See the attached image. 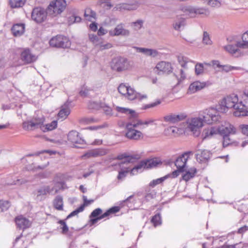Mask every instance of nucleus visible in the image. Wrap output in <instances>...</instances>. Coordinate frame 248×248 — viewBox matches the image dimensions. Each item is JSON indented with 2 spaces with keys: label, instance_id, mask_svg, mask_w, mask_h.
I'll return each mask as SVG.
<instances>
[{
  "label": "nucleus",
  "instance_id": "obj_1",
  "mask_svg": "<svg viewBox=\"0 0 248 248\" xmlns=\"http://www.w3.org/2000/svg\"><path fill=\"white\" fill-rule=\"evenodd\" d=\"M204 114L202 118L194 117L188 119L187 121L188 129L196 137L200 135L201 128L203 126V123L211 124L217 123L220 119L218 111L214 108L206 109L204 111Z\"/></svg>",
  "mask_w": 248,
  "mask_h": 248
},
{
  "label": "nucleus",
  "instance_id": "obj_2",
  "mask_svg": "<svg viewBox=\"0 0 248 248\" xmlns=\"http://www.w3.org/2000/svg\"><path fill=\"white\" fill-rule=\"evenodd\" d=\"M149 122L147 121H143L139 119H134L128 122L125 126L126 133L125 136L130 140H139L143 138L142 133L136 128L140 126L143 125H148Z\"/></svg>",
  "mask_w": 248,
  "mask_h": 248
},
{
  "label": "nucleus",
  "instance_id": "obj_3",
  "mask_svg": "<svg viewBox=\"0 0 248 248\" xmlns=\"http://www.w3.org/2000/svg\"><path fill=\"white\" fill-rule=\"evenodd\" d=\"M239 99L236 94H232L224 97L219 103V109L223 112H227L230 108H234V111L239 112Z\"/></svg>",
  "mask_w": 248,
  "mask_h": 248
},
{
  "label": "nucleus",
  "instance_id": "obj_4",
  "mask_svg": "<svg viewBox=\"0 0 248 248\" xmlns=\"http://www.w3.org/2000/svg\"><path fill=\"white\" fill-rule=\"evenodd\" d=\"M66 5L65 0H52L46 8V13L52 17L57 16L65 10Z\"/></svg>",
  "mask_w": 248,
  "mask_h": 248
},
{
  "label": "nucleus",
  "instance_id": "obj_5",
  "mask_svg": "<svg viewBox=\"0 0 248 248\" xmlns=\"http://www.w3.org/2000/svg\"><path fill=\"white\" fill-rule=\"evenodd\" d=\"M238 105L240 112L234 111V115L236 117L248 116V89L244 91L240 95Z\"/></svg>",
  "mask_w": 248,
  "mask_h": 248
},
{
  "label": "nucleus",
  "instance_id": "obj_6",
  "mask_svg": "<svg viewBox=\"0 0 248 248\" xmlns=\"http://www.w3.org/2000/svg\"><path fill=\"white\" fill-rule=\"evenodd\" d=\"M162 162L160 158L154 157L141 161L139 164L131 170V172L134 173L135 170H138L141 169H151L160 165Z\"/></svg>",
  "mask_w": 248,
  "mask_h": 248
},
{
  "label": "nucleus",
  "instance_id": "obj_7",
  "mask_svg": "<svg viewBox=\"0 0 248 248\" xmlns=\"http://www.w3.org/2000/svg\"><path fill=\"white\" fill-rule=\"evenodd\" d=\"M112 66L113 69L121 72L130 69L132 65L126 58L118 57L113 60Z\"/></svg>",
  "mask_w": 248,
  "mask_h": 248
},
{
  "label": "nucleus",
  "instance_id": "obj_8",
  "mask_svg": "<svg viewBox=\"0 0 248 248\" xmlns=\"http://www.w3.org/2000/svg\"><path fill=\"white\" fill-rule=\"evenodd\" d=\"M118 90L120 94L128 100H133L137 98L136 91L130 86L124 83H122L119 86Z\"/></svg>",
  "mask_w": 248,
  "mask_h": 248
},
{
  "label": "nucleus",
  "instance_id": "obj_9",
  "mask_svg": "<svg viewBox=\"0 0 248 248\" xmlns=\"http://www.w3.org/2000/svg\"><path fill=\"white\" fill-rule=\"evenodd\" d=\"M45 121V118L44 117L33 118L30 120L24 122L22 127L26 131H31L38 128L40 129V125Z\"/></svg>",
  "mask_w": 248,
  "mask_h": 248
},
{
  "label": "nucleus",
  "instance_id": "obj_10",
  "mask_svg": "<svg viewBox=\"0 0 248 248\" xmlns=\"http://www.w3.org/2000/svg\"><path fill=\"white\" fill-rule=\"evenodd\" d=\"M49 44L52 47L65 48L68 47L70 43L66 37L58 35L50 40Z\"/></svg>",
  "mask_w": 248,
  "mask_h": 248
},
{
  "label": "nucleus",
  "instance_id": "obj_11",
  "mask_svg": "<svg viewBox=\"0 0 248 248\" xmlns=\"http://www.w3.org/2000/svg\"><path fill=\"white\" fill-rule=\"evenodd\" d=\"M173 68L170 62L161 61L158 62L154 68L157 75L170 74L172 72Z\"/></svg>",
  "mask_w": 248,
  "mask_h": 248
},
{
  "label": "nucleus",
  "instance_id": "obj_12",
  "mask_svg": "<svg viewBox=\"0 0 248 248\" xmlns=\"http://www.w3.org/2000/svg\"><path fill=\"white\" fill-rule=\"evenodd\" d=\"M46 11L43 8L36 7L34 8L31 13L32 19L37 23L43 22L46 18Z\"/></svg>",
  "mask_w": 248,
  "mask_h": 248
},
{
  "label": "nucleus",
  "instance_id": "obj_13",
  "mask_svg": "<svg viewBox=\"0 0 248 248\" xmlns=\"http://www.w3.org/2000/svg\"><path fill=\"white\" fill-rule=\"evenodd\" d=\"M20 59L24 63L29 64L35 62L37 57L29 48L22 50L20 54Z\"/></svg>",
  "mask_w": 248,
  "mask_h": 248
},
{
  "label": "nucleus",
  "instance_id": "obj_14",
  "mask_svg": "<svg viewBox=\"0 0 248 248\" xmlns=\"http://www.w3.org/2000/svg\"><path fill=\"white\" fill-rule=\"evenodd\" d=\"M219 134L221 136H230L236 133V128L229 123H225L224 125L219 126Z\"/></svg>",
  "mask_w": 248,
  "mask_h": 248
},
{
  "label": "nucleus",
  "instance_id": "obj_15",
  "mask_svg": "<svg viewBox=\"0 0 248 248\" xmlns=\"http://www.w3.org/2000/svg\"><path fill=\"white\" fill-rule=\"evenodd\" d=\"M108 151L104 148H97L88 151L82 156V158H89L92 157H97L106 155Z\"/></svg>",
  "mask_w": 248,
  "mask_h": 248
},
{
  "label": "nucleus",
  "instance_id": "obj_16",
  "mask_svg": "<svg viewBox=\"0 0 248 248\" xmlns=\"http://www.w3.org/2000/svg\"><path fill=\"white\" fill-rule=\"evenodd\" d=\"M120 210V207L119 206H113L108 209L104 214H101L100 216L94 218H91L90 222L92 225L95 224L99 220L102 219L104 218L107 217L112 214H114Z\"/></svg>",
  "mask_w": 248,
  "mask_h": 248
},
{
  "label": "nucleus",
  "instance_id": "obj_17",
  "mask_svg": "<svg viewBox=\"0 0 248 248\" xmlns=\"http://www.w3.org/2000/svg\"><path fill=\"white\" fill-rule=\"evenodd\" d=\"M15 222L17 228L23 230L29 228L31 225V222L21 215L15 217Z\"/></svg>",
  "mask_w": 248,
  "mask_h": 248
},
{
  "label": "nucleus",
  "instance_id": "obj_18",
  "mask_svg": "<svg viewBox=\"0 0 248 248\" xmlns=\"http://www.w3.org/2000/svg\"><path fill=\"white\" fill-rule=\"evenodd\" d=\"M186 117V115L184 113L178 114L171 113L163 117V120L169 123L174 124L184 120Z\"/></svg>",
  "mask_w": 248,
  "mask_h": 248
},
{
  "label": "nucleus",
  "instance_id": "obj_19",
  "mask_svg": "<svg viewBox=\"0 0 248 248\" xmlns=\"http://www.w3.org/2000/svg\"><path fill=\"white\" fill-rule=\"evenodd\" d=\"M83 203L78 208L72 212L66 217V219L71 217H72L78 215V213L82 212L84 211V208L86 206L92 204L94 202V200H88L86 196H83Z\"/></svg>",
  "mask_w": 248,
  "mask_h": 248
},
{
  "label": "nucleus",
  "instance_id": "obj_20",
  "mask_svg": "<svg viewBox=\"0 0 248 248\" xmlns=\"http://www.w3.org/2000/svg\"><path fill=\"white\" fill-rule=\"evenodd\" d=\"M211 153L207 150H199L198 151L196 158L198 161L201 163H206L211 156Z\"/></svg>",
  "mask_w": 248,
  "mask_h": 248
},
{
  "label": "nucleus",
  "instance_id": "obj_21",
  "mask_svg": "<svg viewBox=\"0 0 248 248\" xmlns=\"http://www.w3.org/2000/svg\"><path fill=\"white\" fill-rule=\"evenodd\" d=\"M67 139L73 145L82 144L83 142V140L79 137V133L76 131H70L67 135Z\"/></svg>",
  "mask_w": 248,
  "mask_h": 248
},
{
  "label": "nucleus",
  "instance_id": "obj_22",
  "mask_svg": "<svg viewBox=\"0 0 248 248\" xmlns=\"http://www.w3.org/2000/svg\"><path fill=\"white\" fill-rule=\"evenodd\" d=\"M109 33L111 36H118L120 35H127L129 34V31L124 28L122 24H120L118 25L114 30L110 31Z\"/></svg>",
  "mask_w": 248,
  "mask_h": 248
},
{
  "label": "nucleus",
  "instance_id": "obj_23",
  "mask_svg": "<svg viewBox=\"0 0 248 248\" xmlns=\"http://www.w3.org/2000/svg\"><path fill=\"white\" fill-rule=\"evenodd\" d=\"M205 86L206 83L205 82H201L196 81L190 85L188 88V92L190 93H193L202 89Z\"/></svg>",
  "mask_w": 248,
  "mask_h": 248
},
{
  "label": "nucleus",
  "instance_id": "obj_24",
  "mask_svg": "<svg viewBox=\"0 0 248 248\" xmlns=\"http://www.w3.org/2000/svg\"><path fill=\"white\" fill-rule=\"evenodd\" d=\"M187 154H184L177 158L175 165L178 169L183 170L187 160Z\"/></svg>",
  "mask_w": 248,
  "mask_h": 248
},
{
  "label": "nucleus",
  "instance_id": "obj_25",
  "mask_svg": "<svg viewBox=\"0 0 248 248\" xmlns=\"http://www.w3.org/2000/svg\"><path fill=\"white\" fill-rule=\"evenodd\" d=\"M12 31L15 36H19L25 31V25L22 23L16 24L13 25Z\"/></svg>",
  "mask_w": 248,
  "mask_h": 248
},
{
  "label": "nucleus",
  "instance_id": "obj_26",
  "mask_svg": "<svg viewBox=\"0 0 248 248\" xmlns=\"http://www.w3.org/2000/svg\"><path fill=\"white\" fill-rule=\"evenodd\" d=\"M236 46L244 49L248 48V31L242 34L241 40L237 42Z\"/></svg>",
  "mask_w": 248,
  "mask_h": 248
},
{
  "label": "nucleus",
  "instance_id": "obj_27",
  "mask_svg": "<svg viewBox=\"0 0 248 248\" xmlns=\"http://www.w3.org/2000/svg\"><path fill=\"white\" fill-rule=\"evenodd\" d=\"M45 122H43L41 125H40V129L44 132H47L49 131H51L57 127V121H53L50 124H44Z\"/></svg>",
  "mask_w": 248,
  "mask_h": 248
},
{
  "label": "nucleus",
  "instance_id": "obj_28",
  "mask_svg": "<svg viewBox=\"0 0 248 248\" xmlns=\"http://www.w3.org/2000/svg\"><path fill=\"white\" fill-rule=\"evenodd\" d=\"M181 10L185 13H195L198 14H203L205 13L206 10L202 8L194 9L190 6H182Z\"/></svg>",
  "mask_w": 248,
  "mask_h": 248
},
{
  "label": "nucleus",
  "instance_id": "obj_29",
  "mask_svg": "<svg viewBox=\"0 0 248 248\" xmlns=\"http://www.w3.org/2000/svg\"><path fill=\"white\" fill-rule=\"evenodd\" d=\"M197 173V170L195 168H191L186 171L182 176V179L186 182L188 181L193 178Z\"/></svg>",
  "mask_w": 248,
  "mask_h": 248
},
{
  "label": "nucleus",
  "instance_id": "obj_30",
  "mask_svg": "<svg viewBox=\"0 0 248 248\" xmlns=\"http://www.w3.org/2000/svg\"><path fill=\"white\" fill-rule=\"evenodd\" d=\"M53 205L56 210L62 211L63 210V202L62 197L60 196H57L53 201Z\"/></svg>",
  "mask_w": 248,
  "mask_h": 248
},
{
  "label": "nucleus",
  "instance_id": "obj_31",
  "mask_svg": "<svg viewBox=\"0 0 248 248\" xmlns=\"http://www.w3.org/2000/svg\"><path fill=\"white\" fill-rule=\"evenodd\" d=\"M70 113V110L67 107H62L58 114L59 119L62 121L65 120Z\"/></svg>",
  "mask_w": 248,
  "mask_h": 248
},
{
  "label": "nucleus",
  "instance_id": "obj_32",
  "mask_svg": "<svg viewBox=\"0 0 248 248\" xmlns=\"http://www.w3.org/2000/svg\"><path fill=\"white\" fill-rule=\"evenodd\" d=\"M140 155H127L126 153H123L119 155H118L116 159L118 160H123L125 159L128 162L132 161L133 159H138L140 158Z\"/></svg>",
  "mask_w": 248,
  "mask_h": 248
},
{
  "label": "nucleus",
  "instance_id": "obj_33",
  "mask_svg": "<svg viewBox=\"0 0 248 248\" xmlns=\"http://www.w3.org/2000/svg\"><path fill=\"white\" fill-rule=\"evenodd\" d=\"M151 223L154 227H157L162 224V218L160 213H157L151 217Z\"/></svg>",
  "mask_w": 248,
  "mask_h": 248
},
{
  "label": "nucleus",
  "instance_id": "obj_34",
  "mask_svg": "<svg viewBox=\"0 0 248 248\" xmlns=\"http://www.w3.org/2000/svg\"><path fill=\"white\" fill-rule=\"evenodd\" d=\"M84 17L87 20L92 21L96 18V13L91 8H87L85 10Z\"/></svg>",
  "mask_w": 248,
  "mask_h": 248
},
{
  "label": "nucleus",
  "instance_id": "obj_35",
  "mask_svg": "<svg viewBox=\"0 0 248 248\" xmlns=\"http://www.w3.org/2000/svg\"><path fill=\"white\" fill-rule=\"evenodd\" d=\"M26 0H9V3L12 8H18L24 5Z\"/></svg>",
  "mask_w": 248,
  "mask_h": 248
},
{
  "label": "nucleus",
  "instance_id": "obj_36",
  "mask_svg": "<svg viewBox=\"0 0 248 248\" xmlns=\"http://www.w3.org/2000/svg\"><path fill=\"white\" fill-rule=\"evenodd\" d=\"M168 176L167 175L155 179L153 180L149 184V186L151 187H154L156 185H159L160 184H161L163 183L167 178Z\"/></svg>",
  "mask_w": 248,
  "mask_h": 248
},
{
  "label": "nucleus",
  "instance_id": "obj_37",
  "mask_svg": "<svg viewBox=\"0 0 248 248\" xmlns=\"http://www.w3.org/2000/svg\"><path fill=\"white\" fill-rule=\"evenodd\" d=\"M139 50L140 52H143L148 56L155 57L157 55V52L155 50L144 48H140Z\"/></svg>",
  "mask_w": 248,
  "mask_h": 248
},
{
  "label": "nucleus",
  "instance_id": "obj_38",
  "mask_svg": "<svg viewBox=\"0 0 248 248\" xmlns=\"http://www.w3.org/2000/svg\"><path fill=\"white\" fill-rule=\"evenodd\" d=\"M116 110L118 112L122 113H124V114H131V115H133V113H135V111L134 110H132L130 109H129V108H126L116 107Z\"/></svg>",
  "mask_w": 248,
  "mask_h": 248
},
{
  "label": "nucleus",
  "instance_id": "obj_39",
  "mask_svg": "<svg viewBox=\"0 0 248 248\" xmlns=\"http://www.w3.org/2000/svg\"><path fill=\"white\" fill-rule=\"evenodd\" d=\"M167 130L170 132H171L172 136H178L183 132V130L176 127H170L168 128Z\"/></svg>",
  "mask_w": 248,
  "mask_h": 248
},
{
  "label": "nucleus",
  "instance_id": "obj_40",
  "mask_svg": "<svg viewBox=\"0 0 248 248\" xmlns=\"http://www.w3.org/2000/svg\"><path fill=\"white\" fill-rule=\"evenodd\" d=\"M202 138L203 140L210 138L213 136L211 133V127L204 128L202 134Z\"/></svg>",
  "mask_w": 248,
  "mask_h": 248
},
{
  "label": "nucleus",
  "instance_id": "obj_41",
  "mask_svg": "<svg viewBox=\"0 0 248 248\" xmlns=\"http://www.w3.org/2000/svg\"><path fill=\"white\" fill-rule=\"evenodd\" d=\"M223 136V141L222 144L223 147H227L230 144H232L234 142L230 139V136Z\"/></svg>",
  "mask_w": 248,
  "mask_h": 248
},
{
  "label": "nucleus",
  "instance_id": "obj_42",
  "mask_svg": "<svg viewBox=\"0 0 248 248\" xmlns=\"http://www.w3.org/2000/svg\"><path fill=\"white\" fill-rule=\"evenodd\" d=\"M58 223L62 226L61 227L62 233L64 234L67 233L69 231V228L65 221L63 220H60Z\"/></svg>",
  "mask_w": 248,
  "mask_h": 248
},
{
  "label": "nucleus",
  "instance_id": "obj_43",
  "mask_svg": "<svg viewBox=\"0 0 248 248\" xmlns=\"http://www.w3.org/2000/svg\"><path fill=\"white\" fill-rule=\"evenodd\" d=\"M220 68H221L222 71L226 72H228L234 70H238L241 69V68L239 67L232 66L229 65H222Z\"/></svg>",
  "mask_w": 248,
  "mask_h": 248
},
{
  "label": "nucleus",
  "instance_id": "obj_44",
  "mask_svg": "<svg viewBox=\"0 0 248 248\" xmlns=\"http://www.w3.org/2000/svg\"><path fill=\"white\" fill-rule=\"evenodd\" d=\"M178 61L182 67H185L188 62V59L183 55H179L178 57Z\"/></svg>",
  "mask_w": 248,
  "mask_h": 248
},
{
  "label": "nucleus",
  "instance_id": "obj_45",
  "mask_svg": "<svg viewBox=\"0 0 248 248\" xmlns=\"http://www.w3.org/2000/svg\"><path fill=\"white\" fill-rule=\"evenodd\" d=\"M89 39L96 46H97L100 43V39L98 37L94 34L89 35Z\"/></svg>",
  "mask_w": 248,
  "mask_h": 248
},
{
  "label": "nucleus",
  "instance_id": "obj_46",
  "mask_svg": "<svg viewBox=\"0 0 248 248\" xmlns=\"http://www.w3.org/2000/svg\"><path fill=\"white\" fill-rule=\"evenodd\" d=\"M10 207V203L7 201L0 200V209L2 211L7 210Z\"/></svg>",
  "mask_w": 248,
  "mask_h": 248
},
{
  "label": "nucleus",
  "instance_id": "obj_47",
  "mask_svg": "<svg viewBox=\"0 0 248 248\" xmlns=\"http://www.w3.org/2000/svg\"><path fill=\"white\" fill-rule=\"evenodd\" d=\"M97 47L99 50H103L111 48L112 47V45L109 43L104 44L102 42H100Z\"/></svg>",
  "mask_w": 248,
  "mask_h": 248
},
{
  "label": "nucleus",
  "instance_id": "obj_48",
  "mask_svg": "<svg viewBox=\"0 0 248 248\" xmlns=\"http://www.w3.org/2000/svg\"><path fill=\"white\" fill-rule=\"evenodd\" d=\"M236 47H237L236 46L229 45L224 46V49L230 53L234 54L237 51Z\"/></svg>",
  "mask_w": 248,
  "mask_h": 248
},
{
  "label": "nucleus",
  "instance_id": "obj_49",
  "mask_svg": "<svg viewBox=\"0 0 248 248\" xmlns=\"http://www.w3.org/2000/svg\"><path fill=\"white\" fill-rule=\"evenodd\" d=\"M204 64L207 66H212L214 68H220L222 66V65L220 64L218 61H212L210 63H204Z\"/></svg>",
  "mask_w": 248,
  "mask_h": 248
},
{
  "label": "nucleus",
  "instance_id": "obj_50",
  "mask_svg": "<svg viewBox=\"0 0 248 248\" xmlns=\"http://www.w3.org/2000/svg\"><path fill=\"white\" fill-rule=\"evenodd\" d=\"M102 213V210L100 208H96L91 213L90 217H98V216L101 215V214Z\"/></svg>",
  "mask_w": 248,
  "mask_h": 248
},
{
  "label": "nucleus",
  "instance_id": "obj_51",
  "mask_svg": "<svg viewBox=\"0 0 248 248\" xmlns=\"http://www.w3.org/2000/svg\"><path fill=\"white\" fill-rule=\"evenodd\" d=\"M221 248H243V245L241 242L236 243L233 245H224Z\"/></svg>",
  "mask_w": 248,
  "mask_h": 248
},
{
  "label": "nucleus",
  "instance_id": "obj_52",
  "mask_svg": "<svg viewBox=\"0 0 248 248\" xmlns=\"http://www.w3.org/2000/svg\"><path fill=\"white\" fill-rule=\"evenodd\" d=\"M241 132L245 135L248 136V124H242L239 126Z\"/></svg>",
  "mask_w": 248,
  "mask_h": 248
},
{
  "label": "nucleus",
  "instance_id": "obj_53",
  "mask_svg": "<svg viewBox=\"0 0 248 248\" xmlns=\"http://www.w3.org/2000/svg\"><path fill=\"white\" fill-rule=\"evenodd\" d=\"M88 108L90 109H98L100 108V105L95 102H89L88 104Z\"/></svg>",
  "mask_w": 248,
  "mask_h": 248
},
{
  "label": "nucleus",
  "instance_id": "obj_54",
  "mask_svg": "<svg viewBox=\"0 0 248 248\" xmlns=\"http://www.w3.org/2000/svg\"><path fill=\"white\" fill-rule=\"evenodd\" d=\"M207 4L213 7H218L220 5V2L218 0H208Z\"/></svg>",
  "mask_w": 248,
  "mask_h": 248
},
{
  "label": "nucleus",
  "instance_id": "obj_55",
  "mask_svg": "<svg viewBox=\"0 0 248 248\" xmlns=\"http://www.w3.org/2000/svg\"><path fill=\"white\" fill-rule=\"evenodd\" d=\"M203 71V64L198 63L195 65V72L197 75L202 74Z\"/></svg>",
  "mask_w": 248,
  "mask_h": 248
},
{
  "label": "nucleus",
  "instance_id": "obj_56",
  "mask_svg": "<svg viewBox=\"0 0 248 248\" xmlns=\"http://www.w3.org/2000/svg\"><path fill=\"white\" fill-rule=\"evenodd\" d=\"M203 43L206 45H210L211 44V41L209 37V34L207 32H204L203 37L202 40Z\"/></svg>",
  "mask_w": 248,
  "mask_h": 248
},
{
  "label": "nucleus",
  "instance_id": "obj_57",
  "mask_svg": "<svg viewBox=\"0 0 248 248\" xmlns=\"http://www.w3.org/2000/svg\"><path fill=\"white\" fill-rule=\"evenodd\" d=\"M83 121L87 124H89L98 122L99 121V119L92 117H89L83 119Z\"/></svg>",
  "mask_w": 248,
  "mask_h": 248
},
{
  "label": "nucleus",
  "instance_id": "obj_58",
  "mask_svg": "<svg viewBox=\"0 0 248 248\" xmlns=\"http://www.w3.org/2000/svg\"><path fill=\"white\" fill-rule=\"evenodd\" d=\"M161 103V101L159 99L156 100L155 102L146 105L144 106V108L145 109L154 108L158 105H159Z\"/></svg>",
  "mask_w": 248,
  "mask_h": 248
},
{
  "label": "nucleus",
  "instance_id": "obj_59",
  "mask_svg": "<svg viewBox=\"0 0 248 248\" xmlns=\"http://www.w3.org/2000/svg\"><path fill=\"white\" fill-rule=\"evenodd\" d=\"M50 192V187L48 186H46L40 189L38 192L40 195H46Z\"/></svg>",
  "mask_w": 248,
  "mask_h": 248
},
{
  "label": "nucleus",
  "instance_id": "obj_60",
  "mask_svg": "<svg viewBox=\"0 0 248 248\" xmlns=\"http://www.w3.org/2000/svg\"><path fill=\"white\" fill-rule=\"evenodd\" d=\"M69 22H79L81 21V18L79 16H72L69 18Z\"/></svg>",
  "mask_w": 248,
  "mask_h": 248
},
{
  "label": "nucleus",
  "instance_id": "obj_61",
  "mask_svg": "<svg viewBox=\"0 0 248 248\" xmlns=\"http://www.w3.org/2000/svg\"><path fill=\"white\" fill-rule=\"evenodd\" d=\"M247 231H248V226L246 225H244L239 229H238L237 231V233L239 234H243L245 232H246Z\"/></svg>",
  "mask_w": 248,
  "mask_h": 248
},
{
  "label": "nucleus",
  "instance_id": "obj_62",
  "mask_svg": "<svg viewBox=\"0 0 248 248\" xmlns=\"http://www.w3.org/2000/svg\"><path fill=\"white\" fill-rule=\"evenodd\" d=\"M129 171V170H126L120 171L117 176L118 179L121 180L126 175V174Z\"/></svg>",
  "mask_w": 248,
  "mask_h": 248
},
{
  "label": "nucleus",
  "instance_id": "obj_63",
  "mask_svg": "<svg viewBox=\"0 0 248 248\" xmlns=\"http://www.w3.org/2000/svg\"><path fill=\"white\" fill-rule=\"evenodd\" d=\"M89 90L86 88L82 89L79 92L81 96L86 97L89 94Z\"/></svg>",
  "mask_w": 248,
  "mask_h": 248
},
{
  "label": "nucleus",
  "instance_id": "obj_64",
  "mask_svg": "<svg viewBox=\"0 0 248 248\" xmlns=\"http://www.w3.org/2000/svg\"><path fill=\"white\" fill-rule=\"evenodd\" d=\"M211 133L213 136L219 134V127H211Z\"/></svg>",
  "mask_w": 248,
  "mask_h": 248
}]
</instances>
